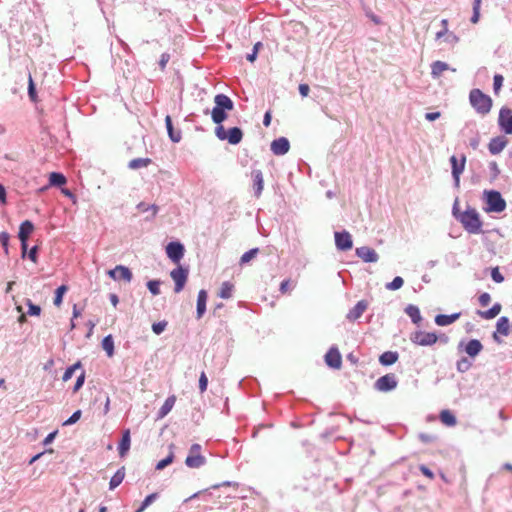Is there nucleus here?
I'll return each instance as SVG.
<instances>
[{"label": "nucleus", "mask_w": 512, "mask_h": 512, "mask_svg": "<svg viewBox=\"0 0 512 512\" xmlns=\"http://www.w3.org/2000/svg\"><path fill=\"white\" fill-rule=\"evenodd\" d=\"M326 364L333 369H339L342 365V356L336 346H332L325 355Z\"/></svg>", "instance_id": "nucleus-16"}, {"label": "nucleus", "mask_w": 512, "mask_h": 512, "mask_svg": "<svg viewBox=\"0 0 512 512\" xmlns=\"http://www.w3.org/2000/svg\"><path fill=\"white\" fill-rule=\"evenodd\" d=\"M262 46V43L261 42H257L254 46H253V49H252V52L251 53H248L247 56H246V59L249 61V62H254L257 58V54H258V50H259V47Z\"/></svg>", "instance_id": "nucleus-56"}, {"label": "nucleus", "mask_w": 512, "mask_h": 512, "mask_svg": "<svg viewBox=\"0 0 512 512\" xmlns=\"http://www.w3.org/2000/svg\"><path fill=\"white\" fill-rule=\"evenodd\" d=\"M33 231L34 224L30 220H25L20 224L18 238L28 240Z\"/></svg>", "instance_id": "nucleus-28"}, {"label": "nucleus", "mask_w": 512, "mask_h": 512, "mask_svg": "<svg viewBox=\"0 0 512 512\" xmlns=\"http://www.w3.org/2000/svg\"><path fill=\"white\" fill-rule=\"evenodd\" d=\"M489 170L491 174V180H496L498 176L500 175V169L498 167V164L495 161H491L489 163Z\"/></svg>", "instance_id": "nucleus-54"}, {"label": "nucleus", "mask_w": 512, "mask_h": 512, "mask_svg": "<svg viewBox=\"0 0 512 512\" xmlns=\"http://www.w3.org/2000/svg\"><path fill=\"white\" fill-rule=\"evenodd\" d=\"M259 253V248H252L248 251H246L240 258V264L243 265V264H246L248 263L249 261H251L253 258H255L257 256V254Z\"/></svg>", "instance_id": "nucleus-45"}, {"label": "nucleus", "mask_w": 512, "mask_h": 512, "mask_svg": "<svg viewBox=\"0 0 512 512\" xmlns=\"http://www.w3.org/2000/svg\"><path fill=\"white\" fill-rule=\"evenodd\" d=\"M208 386V378L205 374V372H202L199 377V390L201 393L205 392L207 390Z\"/></svg>", "instance_id": "nucleus-58"}, {"label": "nucleus", "mask_w": 512, "mask_h": 512, "mask_svg": "<svg viewBox=\"0 0 512 512\" xmlns=\"http://www.w3.org/2000/svg\"><path fill=\"white\" fill-rule=\"evenodd\" d=\"M125 477V467L119 468L114 475L111 477L109 482V489L114 490L116 487H118Z\"/></svg>", "instance_id": "nucleus-31"}, {"label": "nucleus", "mask_w": 512, "mask_h": 512, "mask_svg": "<svg viewBox=\"0 0 512 512\" xmlns=\"http://www.w3.org/2000/svg\"><path fill=\"white\" fill-rule=\"evenodd\" d=\"M478 300L482 307H486L491 302V296L489 293L483 292L482 294H480Z\"/></svg>", "instance_id": "nucleus-60"}, {"label": "nucleus", "mask_w": 512, "mask_h": 512, "mask_svg": "<svg viewBox=\"0 0 512 512\" xmlns=\"http://www.w3.org/2000/svg\"><path fill=\"white\" fill-rule=\"evenodd\" d=\"M206 461V458L201 454L187 455L185 459V464L187 467L195 469L205 465Z\"/></svg>", "instance_id": "nucleus-26"}, {"label": "nucleus", "mask_w": 512, "mask_h": 512, "mask_svg": "<svg viewBox=\"0 0 512 512\" xmlns=\"http://www.w3.org/2000/svg\"><path fill=\"white\" fill-rule=\"evenodd\" d=\"M439 418L446 426H454L457 422L455 415L450 410H442Z\"/></svg>", "instance_id": "nucleus-36"}, {"label": "nucleus", "mask_w": 512, "mask_h": 512, "mask_svg": "<svg viewBox=\"0 0 512 512\" xmlns=\"http://www.w3.org/2000/svg\"><path fill=\"white\" fill-rule=\"evenodd\" d=\"M9 239L10 236L7 232L3 231L0 233V243L4 247L6 252L8 251Z\"/></svg>", "instance_id": "nucleus-61"}, {"label": "nucleus", "mask_w": 512, "mask_h": 512, "mask_svg": "<svg viewBox=\"0 0 512 512\" xmlns=\"http://www.w3.org/2000/svg\"><path fill=\"white\" fill-rule=\"evenodd\" d=\"M160 285H161V281L158 279L149 280L146 284L149 292L154 296H157L160 294Z\"/></svg>", "instance_id": "nucleus-44"}, {"label": "nucleus", "mask_w": 512, "mask_h": 512, "mask_svg": "<svg viewBox=\"0 0 512 512\" xmlns=\"http://www.w3.org/2000/svg\"><path fill=\"white\" fill-rule=\"evenodd\" d=\"M152 160L150 158H135L129 161L128 168L132 170L140 169L143 167H147Z\"/></svg>", "instance_id": "nucleus-37"}, {"label": "nucleus", "mask_w": 512, "mask_h": 512, "mask_svg": "<svg viewBox=\"0 0 512 512\" xmlns=\"http://www.w3.org/2000/svg\"><path fill=\"white\" fill-rule=\"evenodd\" d=\"M409 339L415 345L432 346L438 341V335L435 332L417 330L410 334Z\"/></svg>", "instance_id": "nucleus-6"}, {"label": "nucleus", "mask_w": 512, "mask_h": 512, "mask_svg": "<svg viewBox=\"0 0 512 512\" xmlns=\"http://www.w3.org/2000/svg\"><path fill=\"white\" fill-rule=\"evenodd\" d=\"M461 316L460 312H456L450 315L438 314L435 316L434 321L438 326H448L457 321Z\"/></svg>", "instance_id": "nucleus-24"}, {"label": "nucleus", "mask_w": 512, "mask_h": 512, "mask_svg": "<svg viewBox=\"0 0 512 512\" xmlns=\"http://www.w3.org/2000/svg\"><path fill=\"white\" fill-rule=\"evenodd\" d=\"M81 415H82V412L81 410H76L75 412H73V414L63 422V426H70V425H73L75 424L76 422L79 421V419L81 418Z\"/></svg>", "instance_id": "nucleus-52"}, {"label": "nucleus", "mask_w": 512, "mask_h": 512, "mask_svg": "<svg viewBox=\"0 0 512 512\" xmlns=\"http://www.w3.org/2000/svg\"><path fill=\"white\" fill-rule=\"evenodd\" d=\"M214 103L215 106L211 111L209 108H206L203 112L205 115L211 113L212 121L218 126H222L221 123L228 117L227 113L233 110L234 102L229 96L220 93L214 97Z\"/></svg>", "instance_id": "nucleus-1"}, {"label": "nucleus", "mask_w": 512, "mask_h": 512, "mask_svg": "<svg viewBox=\"0 0 512 512\" xmlns=\"http://www.w3.org/2000/svg\"><path fill=\"white\" fill-rule=\"evenodd\" d=\"M233 284L229 281H225L222 283L218 296L222 299H229L232 296L233 292Z\"/></svg>", "instance_id": "nucleus-38"}, {"label": "nucleus", "mask_w": 512, "mask_h": 512, "mask_svg": "<svg viewBox=\"0 0 512 512\" xmlns=\"http://www.w3.org/2000/svg\"><path fill=\"white\" fill-rule=\"evenodd\" d=\"M449 69H450V67L446 62H443L440 60L434 61L431 64V76H432V78L437 79L441 76V74L444 71L449 70Z\"/></svg>", "instance_id": "nucleus-29"}, {"label": "nucleus", "mask_w": 512, "mask_h": 512, "mask_svg": "<svg viewBox=\"0 0 512 512\" xmlns=\"http://www.w3.org/2000/svg\"><path fill=\"white\" fill-rule=\"evenodd\" d=\"M28 96L31 101H33V102L36 101L37 91H36V86H35L34 81L31 76H29V81H28Z\"/></svg>", "instance_id": "nucleus-51"}, {"label": "nucleus", "mask_w": 512, "mask_h": 512, "mask_svg": "<svg viewBox=\"0 0 512 512\" xmlns=\"http://www.w3.org/2000/svg\"><path fill=\"white\" fill-rule=\"evenodd\" d=\"M175 402H176L175 395H171V396L167 397L166 400L164 401L163 405L160 407V409L157 412V419H162L166 415H168L169 412L174 407Z\"/></svg>", "instance_id": "nucleus-25"}, {"label": "nucleus", "mask_w": 512, "mask_h": 512, "mask_svg": "<svg viewBox=\"0 0 512 512\" xmlns=\"http://www.w3.org/2000/svg\"><path fill=\"white\" fill-rule=\"evenodd\" d=\"M170 449H173V445H170ZM174 452L173 450L170 451V453L162 460H160L156 466H155V469L156 470H163L164 468H166L167 466H169L170 464L173 463L174 461Z\"/></svg>", "instance_id": "nucleus-39"}, {"label": "nucleus", "mask_w": 512, "mask_h": 512, "mask_svg": "<svg viewBox=\"0 0 512 512\" xmlns=\"http://www.w3.org/2000/svg\"><path fill=\"white\" fill-rule=\"evenodd\" d=\"M363 11L365 13V16L369 18L375 25L382 24L381 18L378 15L374 14L368 6L363 5Z\"/></svg>", "instance_id": "nucleus-48"}, {"label": "nucleus", "mask_w": 512, "mask_h": 512, "mask_svg": "<svg viewBox=\"0 0 512 512\" xmlns=\"http://www.w3.org/2000/svg\"><path fill=\"white\" fill-rule=\"evenodd\" d=\"M85 382V371H82V373L77 377L75 385L73 387V392L79 391L83 384Z\"/></svg>", "instance_id": "nucleus-59"}, {"label": "nucleus", "mask_w": 512, "mask_h": 512, "mask_svg": "<svg viewBox=\"0 0 512 512\" xmlns=\"http://www.w3.org/2000/svg\"><path fill=\"white\" fill-rule=\"evenodd\" d=\"M368 308V302L366 300L358 301L353 308L349 310L346 315V319L350 322L358 320Z\"/></svg>", "instance_id": "nucleus-18"}, {"label": "nucleus", "mask_w": 512, "mask_h": 512, "mask_svg": "<svg viewBox=\"0 0 512 512\" xmlns=\"http://www.w3.org/2000/svg\"><path fill=\"white\" fill-rule=\"evenodd\" d=\"M252 178H253L254 195L258 198L262 194L263 187H264V179H263L262 171L259 169H254L252 171Z\"/></svg>", "instance_id": "nucleus-21"}, {"label": "nucleus", "mask_w": 512, "mask_h": 512, "mask_svg": "<svg viewBox=\"0 0 512 512\" xmlns=\"http://www.w3.org/2000/svg\"><path fill=\"white\" fill-rule=\"evenodd\" d=\"M26 305L28 307V315L39 316L41 314V307L37 304H34L30 299L26 300Z\"/></svg>", "instance_id": "nucleus-47"}, {"label": "nucleus", "mask_w": 512, "mask_h": 512, "mask_svg": "<svg viewBox=\"0 0 512 512\" xmlns=\"http://www.w3.org/2000/svg\"><path fill=\"white\" fill-rule=\"evenodd\" d=\"M270 149L274 155H285L290 149V142L286 137L276 138L271 142Z\"/></svg>", "instance_id": "nucleus-15"}, {"label": "nucleus", "mask_w": 512, "mask_h": 512, "mask_svg": "<svg viewBox=\"0 0 512 512\" xmlns=\"http://www.w3.org/2000/svg\"><path fill=\"white\" fill-rule=\"evenodd\" d=\"M355 253L366 263H375L379 259L377 252L368 246H361L356 248Z\"/></svg>", "instance_id": "nucleus-17"}, {"label": "nucleus", "mask_w": 512, "mask_h": 512, "mask_svg": "<svg viewBox=\"0 0 512 512\" xmlns=\"http://www.w3.org/2000/svg\"><path fill=\"white\" fill-rule=\"evenodd\" d=\"M165 126L170 140L174 143L180 142L182 139L181 130L174 128L172 118L169 115L165 117Z\"/></svg>", "instance_id": "nucleus-22"}, {"label": "nucleus", "mask_w": 512, "mask_h": 512, "mask_svg": "<svg viewBox=\"0 0 512 512\" xmlns=\"http://www.w3.org/2000/svg\"><path fill=\"white\" fill-rule=\"evenodd\" d=\"M130 445H131L130 430L125 429L122 432V437H121V440L118 445V452H119L120 457H124L128 453V451L130 449Z\"/></svg>", "instance_id": "nucleus-23"}, {"label": "nucleus", "mask_w": 512, "mask_h": 512, "mask_svg": "<svg viewBox=\"0 0 512 512\" xmlns=\"http://www.w3.org/2000/svg\"><path fill=\"white\" fill-rule=\"evenodd\" d=\"M457 348L459 351H464L471 358H475L482 351L483 345L478 339H470L466 343L464 340H461Z\"/></svg>", "instance_id": "nucleus-10"}, {"label": "nucleus", "mask_w": 512, "mask_h": 512, "mask_svg": "<svg viewBox=\"0 0 512 512\" xmlns=\"http://www.w3.org/2000/svg\"><path fill=\"white\" fill-rule=\"evenodd\" d=\"M498 126L505 134H512V109L506 106L500 109Z\"/></svg>", "instance_id": "nucleus-9"}, {"label": "nucleus", "mask_w": 512, "mask_h": 512, "mask_svg": "<svg viewBox=\"0 0 512 512\" xmlns=\"http://www.w3.org/2000/svg\"><path fill=\"white\" fill-rule=\"evenodd\" d=\"M419 470H420V471H421V473H422L424 476H426L427 478H429V479H434V473H433V471H432L430 468H428L426 465H423V464H422V465H420V466H419Z\"/></svg>", "instance_id": "nucleus-64"}, {"label": "nucleus", "mask_w": 512, "mask_h": 512, "mask_svg": "<svg viewBox=\"0 0 512 512\" xmlns=\"http://www.w3.org/2000/svg\"><path fill=\"white\" fill-rule=\"evenodd\" d=\"M108 275L113 280H124L125 282H130L133 278V274L131 270L123 265H117L115 268L110 269Z\"/></svg>", "instance_id": "nucleus-14"}, {"label": "nucleus", "mask_w": 512, "mask_h": 512, "mask_svg": "<svg viewBox=\"0 0 512 512\" xmlns=\"http://www.w3.org/2000/svg\"><path fill=\"white\" fill-rule=\"evenodd\" d=\"M491 278L496 283H502L504 281V276L501 274L499 267L491 269Z\"/></svg>", "instance_id": "nucleus-55"}, {"label": "nucleus", "mask_w": 512, "mask_h": 512, "mask_svg": "<svg viewBox=\"0 0 512 512\" xmlns=\"http://www.w3.org/2000/svg\"><path fill=\"white\" fill-rule=\"evenodd\" d=\"M502 306L500 303H495L491 308L486 311H478V314L484 319H493L501 312Z\"/></svg>", "instance_id": "nucleus-35"}, {"label": "nucleus", "mask_w": 512, "mask_h": 512, "mask_svg": "<svg viewBox=\"0 0 512 512\" xmlns=\"http://www.w3.org/2000/svg\"><path fill=\"white\" fill-rule=\"evenodd\" d=\"M38 252H39V246L37 245H34L33 247L30 248L28 254L26 257L29 258V260H31L33 263H37L38 261Z\"/></svg>", "instance_id": "nucleus-57"}, {"label": "nucleus", "mask_w": 512, "mask_h": 512, "mask_svg": "<svg viewBox=\"0 0 512 512\" xmlns=\"http://www.w3.org/2000/svg\"><path fill=\"white\" fill-rule=\"evenodd\" d=\"M450 164H451V169H452V177L454 180V185L456 187H459L460 175L463 173V171L465 169V164H466L465 155H462L460 160H458V158L455 155H452L450 157Z\"/></svg>", "instance_id": "nucleus-12"}, {"label": "nucleus", "mask_w": 512, "mask_h": 512, "mask_svg": "<svg viewBox=\"0 0 512 512\" xmlns=\"http://www.w3.org/2000/svg\"><path fill=\"white\" fill-rule=\"evenodd\" d=\"M398 381L393 373L381 376L374 383V388L381 392H390L397 387Z\"/></svg>", "instance_id": "nucleus-8"}, {"label": "nucleus", "mask_w": 512, "mask_h": 512, "mask_svg": "<svg viewBox=\"0 0 512 512\" xmlns=\"http://www.w3.org/2000/svg\"><path fill=\"white\" fill-rule=\"evenodd\" d=\"M472 366V362L468 360L466 357L460 358L456 363V369L460 373L467 372Z\"/></svg>", "instance_id": "nucleus-43"}, {"label": "nucleus", "mask_w": 512, "mask_h": 512, "mask_svg": "<svg viewBox=\"0 0 512 512\" xmlns=\"http://www.w3.org/2000/svg\"><path fill=\"white\" fill-rule=\"evenodd\" d=\"M208 294L205 289H201L198 292L197 296V305H196V318L201 319L206 312V304H207Z\"/></svg>", "instance_id": "nucleus-20"}, {"label": "nucleus", "mask_w": 512, "mask_h": 512, "mask_svg": "<svg viewBox=\"0 0 512 512\" xmlns=\"http://www.w3.org/2000/svg\"><path fill=\"white\" fill-rule=\"evenodd\" d=\"M215 134L219 140H227L231 145L239 144L243 139V131L240 127H232L225 130L223 126H217L215 128Z\"/></svg>", "instance_id": "nucleus-5"}, {"label": "nucleus", "mask_w": 512, "mask_h": 512, "mask_svg": "<svg viewBox=\"0 0 512 512\" xmlns=\"http://www.w3.org/2000/svg\"><path fill=\"white\" fill-rule=\"evenodd\" d=\"M184 253L185 247L180 241H171L166 246V254L174 263H179L183 258Z\"/></svg>", "instance_id": "nucleus-11"}, {"label": "nucleus", "mask_w": 512, "mask_h": 512, "mask_svg": "<svg viewBox=\"0 0 512 512\" xmlns=\"http://www.w3.org/2000/svg\"><path fill=\"white\" fill-rule=\"evenodd\" d=\"M483 199L486 204L485 211L488 213H501L506 209V201L497 190H485Z\"/></svg>", "instance_id": "nucleus-4"}, {"label": "nucleus", "mask_w": 512, "mask_h": 512, "mask_svg": "<svg viewBox=\"0 0 512 512\" xmlns=\"http://www.w3.org/2000/svg\"><path fill=\"white\" fill-rule=\"evenodd\" d=\"M67 179L65 175L61 172H51L49 175V184L55 187H61L65 185Z\"/></svg>", "instance_id": "nucleus-32"}, {"label": "nucleus", "mask_w": 512, "mask_h": 512, "mask_svg": "<svg viewBox=\"0 0 512 512\" xmlns=\"http://www.w3.org/2000/svg\"><path fill=\"white\" fill-rule=\"evenodd\" d=\"M496 331L501 335L507 336L510 332V322L509 318L506 316H502L497 320L496 323Z\"/></svg>", "instance_id": "nucleus-33"}, {"label": "nucleus", "mask_w": 512, "mask_h": 512, "mask_svg": "<svg viewBox=\"0 0 512 512\" xmlns=\"http://www.w3.org/2000/svg\"><path fill=\"white\" fill-rule=\"evenodd\" d=\"M335 245L339 251H348L353 246L352 236L346 230L334 233Z\"/></svg>", "instance_id": "nucleus-13"}, {"label": "nucleus", "mask_w": 512, "mask_h": 512, "mask_svg": "<svg viewBox=\"0 0 512 512\" xmlns=\"http://www.w3.org/2000/svg\"><path fill=\"white\" fill-rule=\"evenodd\" d=\"M459 222L469 234H480L482 232L483 222L475 208L468 206L460 215Z\"/></svg>", "instance_id": "nucleus-3"}, {"label": "nucleus", "mask_w": 512, "mask_h": 512, "mask_svg": "<svg viewBox=\"0 0 512 512\" xmlns=\"http://www.w3.org/2000/svg\"><path fill=\"white\" fill-rule=\"evenodd\" d=\"M291 290V281L290 279H284L281 283H280V287H279V291L282 293V294H285L287 293L288 291Z\"/></svg>", "instance_id": "nucleus-62"}, {"label": "nucleus", "mask_w": 512, "mask_h": 512, "mask_svg": "<svg viewBox=\"0 0 512 512\" xmlns=\"http://www.w3.org/2000/svg\"><path fill=\"white\" fill-rule=\"evenodd\" d=\"M167 327L166 321H159L152 324V331L156 335H160L164 332Z\"/></svg>", "instance_id": "nucleus-53"}, {"label": "nucleus", "mask_w": 512, "mask_h": 512, "mask_svg": "<svg viewBox=\"0 0 512 512\" xmlns=\"http://www.w3.org/2000/svg\"><path fill=\"white\" fill-rule=\"evenodd\" d=\"M507 144L508 139L505 136H496L490 140L488 150L492 155H497L503 151Z\"/></svg>", "instance_id": "nucleus-19"}, {"label": "nucleus", "mask_w": 512, "mask_h": 512, "mask_svg": "<svg viewBox=\"0 0 512 512\" xmlns=\"http://www.w3.org/2000/svg\"><path fill=\"white\" fill-rule=\"evenodd\" d=\"M101 346L103 350L107 353L108 357H112L115 352L114 339L112 335H107L102 339Z\"/></svg>", "instance_id": "nucleus-34"}, {"label": "nucleus", "mask_w": 512, "mask_h": 512, "mask_svg": "<svg viewBox=\"0 0 512 512\" xmlns=\"http://www.w3.org/2000/svg\"><path fill=\"white\" fill-rule=\"evenodd\" d=\"M399 354L396 351H386L379 357V362L383 366H391L398 361Z\"/></svg>", "instance_id": "nucleus-27"}, {"label": "nucleus", "mask_w": 512, "mask_h": 512, "mask_svg": "<svg viewBox=\"0 0 512 512\" xmlns=\"http://www.w3.org/2000/svg\"><path fill=\"white\" fill-rule=\"evenodd\" d=\"M67 290H68V287L64 284L60 285L55 290V295H54V299H53V303L55 306H60L62 304L63 296L67 292Z\"/></svg>", "instance_id": "nucleus-41"}, {"label": "nucleus", "mask_w": 512, "mask_h": 512, "mask_svg": "<svg viewBox=\"0 0 512 512\" xmlns=\"http://www.w3.org/2000/svg\"><path fill=\"white\" fill-rule=\"evenodd\" d=\"M189 270L186 267L178 265L170 272V277L173 279L175 286L174 292L180 293L188 280Z\"/></svg>", "instance_id": "nucleus-7"}, {"label": "nucleus", "mask_w": 512, "mask_h": 512, "mask_svg": "<svg viewBox=\"0 0 512 512\" xmlns=\"http://www.w3.org/2000/svg\"><path fill=\"white\" fill-rule=\"evenodd\" d=\"M504 77L501 74H495L493 77V90L495 94H498L503 86Z\"/></svg>", "instance_id": "nucleus-50"}, {"label": "nucleus", "mask_w": 512, "mask_h": 512, "mask_svg": "<svg viewBox=\"0 0 512 512\" xmlns=\"http://www.w3.org/2000/svg\"><path fill=\"white\" fill-rule=\"evenodd\" d=\"M170 60V55L168 53H163L161 56H160V60L158 62L159 64V67L162 71L165 70L166 68V65L167 63L169 62Z\"/></svg>", "instance_id": "nucleus-63"}, {"label": "nucleus", "mask_w": 512, "mask_h": 512, "mask_svg": "<svg viewBox=\"0 0 512 512\" xmlns=\"http://www.w3.org/2000/svg\"><path fill=\"white\" fill-rule=\"evenodd\" d=\"M158 497L159 494L156 492L147 495L135 512H144Z\"/></svg>", "instance_id": "nucleus-40"}, {"label": "nucleus", "mask_w": 512, "mask_h": 512, "mask_svg": "<svg viewBox=\"0 0 512 512\" xmlns=\"http://www.w3.org/2000/svg\"><path fill=\"white\" fill-rule=\"evenodd\" d=\"M480 5H481V0H474V2H473V14H472L471 19H470V21L473 24H476L479 21V18H480Z\"/></svg>", "instance_id": "nucleus-49"}, {"label": "nucleus", "mask_w": 512, "mask_h": 512, "mask_svg": "<svg viewBox=\"0 0 512 512\" xmlns=\"http://www.w3.org/2000/svg\"><path fill=\"white\" fill-rule=\"evenodd\" d=\"M137 209L141 212H147V211H152V214H151V217L150 219H153L157 212H158V206H156L155 204H152V205H147L146 203L144 202H140L138 205H137ZM147 220H149V217L146 218Z\"/></svg>", "instance_id": "nucleus-42"}, {"label": "nucleus", "mask_w": 512, "mask_h": 512, "mask_svg": "<svg viewBox=\"0 0 512 512\" xmlns=\"http://www.w3.org/2000/svg\"><path fill=\"white\" fill-rule=\"evenodd\" d=\"M469 102L477 114L485 116L490 113L493 100L478 88H474L469 93Z\"/></svg>", "instance_id": "nucleus-2"}, {"label": "nucleus", "mask_w": 512, "mask_h": 512, "mask_svg": "<svg viewBox=\"0 0 512 512\" xmlns=\"http://www.w3.org/2000/svg\"><path fill=\"white\" fill-rule=\"evenodd\" d=\"M404 311L410 317L412 323L419 324L421 322L422 316L418 306L409 304L406 306Z\"/></svg>", "instance_id": "nucleus-30"}, {"label": "nucleus", "mask_w": 512, "mask_h": 512, "mask_svg": "<svg viewBox=\"0 0 512 512\" xmlns=\"http://www.w3.org/2000/svg\"><path fill=\"white\" fill-rule=\"evenodd\" d=\"M403 284H404L403 278L400 276H396L391 282L387 283L385 285V287L388 290L395 291V290L400 289L403 286Z\"/></svg>", "instance_id": "nucleus-46"}]
</instances>
